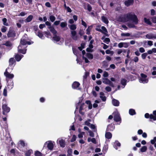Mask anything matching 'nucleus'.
Here are the masks:
<instances>
[{
  "label": "nucleus",
  "mask_w": 156,
  "mask_h": 156,
  "mask_svg": "<svg viewBox=\"0 0 156 156\" xmlns=\"http://www.w3.org/2000/svg\"><path fill=\"white\" fill-rule=\"evenodd\" d=\"M121 21L126 22L128 20H131L133 21L135 24H137L138 22V20L137 16L134 14H133L131 13H128L126 15V17H122L120 18Z\"/></svg>",
  "instance_id": "nucleus-1"
},
{
  "label": "nucleus",
  "mask_w": 156,
  "mask_h": 156,
  "mask_svg": "<svg viewBox=\"0 0 156 156\" xmlns=\"http://www.w3.org/2000/svg\"><path fill=\"white\" fill-rule=\"evenodd\" d=\"M48 29L53 34L54 36L53 37V39L56 42L59 41L61 38L59 36L57 35V31L55 29L54 27H48Z\"/></svg>",
  "instance_id": "nucleus-2"
},
{
  "label": "nucleus",
  "mask_w": 156,
  "mask_h": 156,
  "mask_svg": "<svg viewBox=\"0 0 156 156\" xmlns=\"http://www.w3.org/2000/svg\"><path fill=\"white\" fill-rule=\"evenodd\" d=\"M16 35V33L15 31L13 28H10L7 34V36L8 38L11 37L14 38Z\"/></svg>",
  "instance_id": "nucleus-3"
},
{
  "label": "nucleus",
  "mask_w": 156,
  "mask_h": 156,
  "mask_svg": "<svg viewBox=\"0 0 156 156\" xmlns=\"http://www.w3.org/2000/svg\"><path fill=\"white\" fill-rule=\"evenodd\" d=\"M2 114L7 116V113L10 111V108L7 106L6 104H4L2 105Z\"/></svg>",
  "instance_id": "nucleus-4"
},
{
  "label": "nucleus",
  "mask_w": 156,
  "mask_h": 156,
  "mask_svg": "<svg viewBox=\"0 0 156 156\" xmlns=\"http://www.w3.org/2000/svg\"><path fill=\"white\" fill-rule=\"evenodd\" d=\"M16 61L13 58H10L9 60V66L8 68V69H11L12 70L14 66L16 64Z\"/></svg>",
  "instance_id": "nucleus-5"
},
{
  "label": "nucleus",
  "mask_w": 156,
  "mask_h": 156,
  "mask_svg": "<svg viewBox=\"0 0 156 156\" xmlns=\"http://www.w3.org/2000/svg\"><path fill=\"white\" fill-rule=\"evenodd\" d=\"M144 117L146 119L149 118L151 119H153L154 121L156 120V116H154L152 114L150 115L148 113H146L144 115Z\"/></svg>",
  "instance_id": "nucleus-6"
},
{
  "label": "nucleus",
  "mask_w": 156,
  "mask_h": 156,
  "mask_svg": "<svg viewBox=\"0 0 156 156\" xmlns=\"http://www.w3.org/2000/svg\"><path fill=\"white\" fill-rule=\"evenodd\" d=\"M114 115V120L116 122H118L121 121V118L120 117L119 113L117 112H115Z\"/></svg>",
  "instance_id": "nucleus-7"
},
{
  "label": "nucleus",
  "mask_w": 156,
  "mask_h": 156,
  "mask_svg": "<svg viewBox=\"0 0 156 156\" xmlns=\"http://www.w3.org/2000/svg\"><path fill=\"white\" fill-rule=\"evenodd\" d=\"M21 45H19L18 47V52L23 54H25L26 53L27 49H22L21 48Z\"/></svg>",
  "instance_id": "nucleus-8"
},
{
  "label": "nucleus",
  "mask_w": 156,
  "mask_h": 156,
  "mask_svg": "<svg viewBox=\"0 0 156 156\" xmlns=\"http://www.w3.org/2000/svg\"><path fill=\"white\" fill-rule=\"evenodd\" d=\"M4 74L7 78L9 79H12L14 77V75L13 74H10L9 72L7 71V69L4 73Z\"/></svg>",
  "instance_id": "nucleus-9"
},
{
  "label": "nucleus",
  "mask_w": 156,
  "mask_h": 156,
  "mask_svg": "<svg viewBox=\"0 0 156 156\" xmlns=\"http://www.w3.org/2000/svg\"><path fill=\"white\" fill-rule=\"evenodd\" d=\"M27 39L25 37L23 36L20 40V42L19 45H26V42Z\"/></svg>",
  "instance_id": "nucleus-10"
},
{
  "label": "nucleus",
  "mask_w": 156,
  "mask_h": 156,
  "mask_svg": "<svg viewBox=\"0 0 156 156\" xmlns=\"http://www.w3.org/2000/svg\"><path fill=\"white\" fill-rule=\"evenodd\" d=\"M80 84L78 82L75 81L73 82L72 84V87L73 89H76L78 87L80 86Z\"/></svg>",
  "instance_id": "nucleus-11"
},
{
  "label": "nucleus",
  "mask_w": 156,
  "mask_h": 156,
  "mask_svg": "<svg viewBox=\"0 0 156 156\" xmlns=\"http://www.w3.org/2000/svg\"><path fill=\"white\" fill-rule=\"evenodd\" d=\"M115 127L114 124L112 123L108 125L107 128V129L108 131H112L114 129Z\"/></svg>",
  "instance_id": "nucleus-12"
},
{
  "label": "nucleus",
  "mask_w": 156,
  "mask_h": 156,
  "mask_svg": "<svg viewBox=\"0 0 156 156\" xmlns=\"http://www.w3.org/2000/svg\"><path fill=\"white\" fill-rule=\"evenodd\" d=\"M134 2L133 0H127L125 2V4L126 6L128 7L133 4Z\"/></svg>",
  "instance_id": "nucleus-13"
},
{
  "label": "nucleus",
  "mask_w": 156,
  "mask_h": 156,
  "mask_svg": "<svg viewBox=\"0 0 156 156\" xmlns=\"http://www.w3.org/2000/svg\"><path fill=\"white\" fill-rule=\"evenodd\" d=\"M47 147L48 149L52 150L54 147V144L51 141H48Z\"/></svg>",
  "instance_id": "nucleus-14"
},
{
  "label": "nucleus",
  "mask_w": 156,
  "mask_h": 156,
  "mask_svg": "<svg viewBox=\"0 0 156 156\" xmlns=\"http://www.w3.org/2000/svg\"><path fill=\"white\" fill-rule=\"evenodd\" d=\"M23 57V55H20L18 54H16L15 55L14 58L17 61L19 62L20 61Z\"/></svg>",
  "instance_id": "nucleus-15"
},
{
  "label": "nucleus",
  "mask_w": 156,
  "mask_h": 156,
  "mask_svg": "<svg viewBox=\"0 0 156 156\" xmlns=\"http://www.w3.org/2000/svg\"><path fill=\"white\" fill-rule=\"evenodd\" d=\"M101 30L103 31V33H103L104 35H105L107 37H108L109 35L108 34V31H107V29L105 28V27L104 26H102L101 27Z\"/></svg>",
  "instance_id": "nucleus-16"
},
{
  "label": "nucleus",
  "mask_w": 156,
  "mask_h": 156,
  "mask_svg": "<svg viewBox=\"0 0 156 156\" xmlns=\"http://www.w3.org/2000/svg\"><path fill=\"white\" fill-rule=\"evenodd\" d=\"M112 103L113 105L115 106H118L119 105V102L118 100L113 99L112 100Z\"/></svg>",
  "instance_id": "nucleus-17"
},
{
  "label": "nucleus",
  "mask_w": 156,
  "mask_h": 156,
  "mask_svg": "<svg viewBox=\"0 0 156 156\" xmlns=\"http://www.w3.org/2000/svg\"><path fill=\"white\" fill-rule=\"evenodd\" d=\"M101 19L102 21L106 24H108L109 21L107 18L104 16H102L101 17Z\"/></svg>",
  "instance_id": "nucleus-18"
},
{
  "label": "nucleus",
  "mask_w": 156,
  "mask_h": 156,
  "mask_svg": "<svg viewBox=\"0 0 156 156\" xmlns=\"http://www.w3.org/2000/svg\"><path fill=\"white\" fill-rule=\"evenodd\" d=\"M59 144L62 147H64L65 146V141L63 139H61L59 141Z\"/></svg>",
  "instance_id": "nucleus-19"
},
{
  "label": "nucleus",
  "mask_w": 156,
  "mask_h": 156,
  "mask_svg": "<svg viewBox=\"0 0 156 156\" xmlns=\"http://www.w3.org/2000/svg\"><path fill=\"white\" fill-rule=\"evenodd\" d=\"M146 37L148 39H152L153 38H156V35L155 36H154L153 35L151 34H147L146 35Z\"/></svg>",
  "instance_id": "nucleus-20"
},
{
  "label": "nucleus",
  "mask_w": 156,
  "mask_h": 156,
  "mask_svg": "<svg viewBox=\"0 0 156 156\" xmlns=\"http://www.w3.org/2000/svg\"><path fill=\"white\" fill-rule=\"evenodd\" d=\"M33 18V16L32 15L29 16L25 20V21L28 23L30 22Z\"/></svg>",
  "instance_id": "nucleus-21"
},
{
  "label": "nucleus",
  "mask_w": 156,
  "mask_h": 156,
  "mask_svg": "<svg viewBox=\"0 0 156 156\" xmlns=\"http://www.w3.org/2000/svg\"><path fill=\"white\" fill-rule=\"evenodd\" d=\"M105 137L106 138L109 139L112 137V133L109 132H106L105 134Z\"/></svg>",
  "instance_id": "nucleus-22"
},
{
  "label": "nucleus",
  "mask_w": 156,
  "mask_h": 156,
  "mask_svg": "<svg viewBox=\"0 0 156 156\" xmlns=\"http://www.w3.org/2000/svg\"><path fill=\"white\" fill-rule=\"evenodd\" d=\"M87 141L88 142L91 141L94 144H96L97 143L96 140L94 138H92L91 139L89 137L87 139Z\"/></svg>",
  "instance_id": "nucleus-23"
},
{
  "label": "nucleus",
  "mask_w": 156,
  "mask_h": 156,
  "mask_svg": "<svg viewBox=\"0 0 156 156\" xmlns=\"http://www.w3.org/2000/svg\"><path fill=\"white\" fill-rule=\"evenodd\" d=\"M36 34L41 39H43V34L42 32L41 31L39 30L37 34Z\"/></svg>",
  "instance_id": "nucleus-24"
},
{
  "label": "nucleus",
  "mask_w": 156,
  "mask_h": 156,
  "mask_svg": "<svg viewBox=\"0 0 156 156\" xmlns=\"http://www.w3.org/2000/svg\"><path fill=\"white\" fill-rule=\"evenodd\" d=\"M144 22L146 23L147 24H148V25L151 26L152 25V23L150 21V19H147L146 18H144Z\"/></svg>",
  "instance_id": "nucleus-25"
},
{
  "label": "nucleus",
  "mask_w": 156,
  "mask_h": 156,
  "mask_svg": "<svg viewBox=\"0 0 156 156\" xmlns=\"http://www.w3.org/2000/svg\"><path fill=\"white\" fill-rule=\"evenodd\" d=\"M140 82V83H147L148 81V80L147 78H140L139 79Z\"/></svg>",
  "instance_id": "nucleus-26"
},
{
  "label": "nucleus",
  "mask_w": 156,
  "mask_h": 156,
  "mask_svg": "<svg viewBox=\"0 0 156 156\" xmlns=\"http://www.w3.org/2000/svg\"><path fill=\"white\" fill-rule=\"evenodd\" d=\"M127 80L124 78H122L121 80V84L124 86H125L126 84Z\"/></svg>",
  "instance_id": "nucleus-27"
},
{
  "label": "nucleus",
  "mask_w": 156,
  "mask_h": 156,
  "mask_svg": "<svg viewBox=\"0 0 156 156\" xmlns=\"http://www.w3.org/2000/svg\"><path fill=\"white\" fill-rule=\"evenodd\" d=\"M67 23L66 22H62L60 23V26L62 28H64L67 27Z\"/></svg>",
  "instance_id": "nucleus-28"
},
{
  "label": "nucleus",
  "mask_w": 156,
  "mask_h": 156,
  "mask_svg": "<svg viewBox=\"0 0 156 156\" xmlns=\"http://www.w3.org/2000/svg\"><path fill=\"white\" fill-rule=\"evenodd\" d=\"M86 56L89 59H92L93 58V55L90 53H87Z\"/></svg>",
  "instance_id": "nucleus-29"
},
{
  "label": "nucleus",
  "mask_w": 156,
  "mask_h": 156,
  "mask_svg": "<svg viewBox=\"0 0 156 156\" xmlns=\"http://www.w3.org/2000/svg\"><path fill=\"white\" fill-rule=\"evenodd\" d=\"M129 113L131 115H133L136 114L135 110L133 109H130L129 110Z\"/></svg>",
  "instance_id": "nucleus-30"
},
{
  "label": "nucleus",
  "mask_w": 156,
  "mask_h": 156,
  "mask_svg": "<svg viewBox=\"0 0 156 156\" xmlns=\"http://www.w3.org/2000/svg\"><path fill=\"white\" fill-rule=\"evenodd\" d=\"M32 153H33V151L32 150H28L26 151L25 155L26 156H30Z\"/></svg>",
  "instance_id": "nucleus-31"
},
{
  "label": "nucleus",
  "mask_w": 156,
  "mask_h": 156,
  "mask_svg": "<svg viewBox=\"0 0 156 156\" xmlns=\"http://www.w3.org/2000/svg\"><path fill=\"white\" fill-rule=\"evenodd\" d=\"M93 27L92 26H89L86 30V34L87 35H89L90 33V31L92 29Z\"/></svg>",
  "instance_id": "nucleus-32"
},
{
  "label": "nucleus",
  "mask_w": 156,
  "mask_h": 156,
  "mask_svg": "<svg viewBox=\"0 0 156 156\" xmlns=\"http://www.w3.org/2000/svg\"><path fill=\"white\" fill-rule=\"evenodd\" d=\"M3 45L7 47H10L12 46V44L10 41H6L5 43L3 44Z\"/></svg>",
  "instance_id": "nucleus-33"
},
{
  "label": "nucleus",
  "mask_w": 156,
  "mask_h": 156,
  "mask_svg": "<svg viewBox=\"0 0 156 156\" xmlns=\"http://www.w3.org/2000/svg\"><path fill=\"white\" fill-rule=\"evenodd\" d=\"M109 80L107 78H103L102 79V82L105 84H108Z\"/></svg>",
  "instance_id": "nucleus-34"
},
{
  "label": "nucleus",
  "mask_w": 156,
  "mask_h": 156,
  "mask_svg": "<svg viewBox=\"0 0 156 156\" xmlns=\"http://www.w3.org/2000/svg\"><path fill=\"white\" fill-rule=\"evenodd\" d=\"M71 34L73 37V38L74 40H77V37L76 36L75 38L73 37L75 36L76 34V32L75 31H72L71 32Z\"/></svg>",
  "instance_id": "nucleus-35"
},
{
  "label": "nucleus",
  "mask_w": 156,
  "mask_h": 156,
  "mask_svg": "<svg viewBox=\"0 0 156 156\" xmlns=\"http://www.w3.org/2000/svg\"><path fill=\"white\" fill-rule=\"evenodd\" d=\"M89 75V73L88 72H86L85 73L84 75L83 76V80H86L88 76Z\"/></svg>",
  "instance_id": "nucleus-36"
},
{
  "label": "nucleus",
  "mask_w": 156,
  "mask_h": 156,
  "mask_svg": "<svg viewBox=\"0 0 156 156\" xmlns=\"http://www.w3.org/2000/svg\"><path fill=\"white\" fill-rule=\"evenodd\" d=\"M2 21L3 22V24L4 25L8 26L9 25V24L8 23H7V19L4 18L2 19Z\"/></svg>",
  "instance_id": "nucleus-37"
},
{
  "label": "nucleus",
  "mask_w": 156,
  "mask_h": 156,
  "mask_svg": "<svg viewBox=\"0 0 156 156\" xmlns=\"http://www.w3.org/2000/svg\"><path fill=\"white\" fill-rule=\"evenodd\" d=\"M55 17L53 15H51L49 16L50 20L52 22H54L55 20Z\"/></svg>",
  "instance_id": "nucleus-38"
},
{
  "label": "nucleus",
  "mask_w": 156,
  "mask_h": 156,
  "mask_svg": "<svg viewBox=\"0 0 156 156\" xmlns=\"http://www.w3.org/2000/svg\"><path fill=\"white\" fill-rule=\"evenodd\" d=\"M140 151L142 152H144L146 151L147 150V147L146 146H143L140 149Z\"/></svg>",
  "instance_id": "nucleus-39"
},
{
  "label": "nucleus",
  "mask_w": 156,
  "mask_h": 156,
  "mask_svg": "<svg viewBox=\"0 0 156 156\" xmlns=\"http://www.w3.org/2000/svg\"><path fill=\"white\" fill-rule=\"evenodd\" d=\"M108 146L107 145H104L102 149V151L104 153L106 152L108 149Z\"/></svg>",
  "instance_id": "nucleus-40"
},
{
  "label": "nucleus",
  "mask_w": 156,
  "mask_h": 156,
  "mask_svg": "<svg viewBox=\"0 0 156 156\" xmlns=\"http://www.w3.org/2000/svg\"><path fill=\"white\" fill-rule=\"evenodd\" d=\"M42 153L38 151H36L35 152V156H42Z\"/></svg>",
  "instance_id": "nucleus-41"
},
{
  "label": "nucleus",
  "mask_w": 156,
  "mask_h": 156,
  "mask_svg": "<svg viewBox=\"0 0 156 156\" xmlns=\"http://www.w3.org/2000/svg\"><path fill=\"white\" fill-rule=\"evenodd\" d=\"M76 28V27L75 24H72L70 27V29L72 30H75Z\"/></svg>",
  "instance_id": "nucleus-42"
},
{
  "label": "nucleus",
  "mask_w": 156,
  "mask_h": 156,
  "mask_svg": "<svg viewBox=\"0 0 156 156\" xmlns=\"http://www.w3.org/2000/svg\"><path fill=\"white\" fill-rule=\"evenodd\" d=\"M72 149H69L67 151V156H72Z\"/></svg>",
  "instance_id": "nucleus-43"
},
{
  "label": "nucleus",
  "mask_w": 156,
  "mask_h": 156,
  "mask_svg": "<svg viewBox=\"0 0 156 156\" xmlns=\"http://www.w3.org/2000/svg\"><path fill=\"white\" fill-rule=\"evenodd\" d=\"M147 55V53H143L141 54V57L143 59H145L146 58V57Z\"/></svg>",
  "instance_id": "nucleus-44"
},
{
  "label": "nucleus",
  "mask_w": 156,
  "mask_h": 156,
  "mask_svg": "<svg viewBox=\"0 0 156 156\" xmlns=\"http://www.w3.org/2000/svg\"><path fill=\"white\" fill-rule=\"evenodd\" d=\"M127 26L129 28H133L136 27L134 24L132 23H128Z\"/></svg>",
  "instance_id": "nucleus-45"
},
{
  "label": "nucleus",
  "mask_w": 156,
  "mask_h": 156,
  "mask_svg": "<svg viewBox=\"0 0 156 156\" xmlns=\"http://www.w3.org/2000/svg\"><path fill=\"white\" fill-rule=\"evenodd\" d=\"M110 41V39L107 37L105 38L103 41V42L107 44H108Z\"/></svg>",
  "instance_id": "nucleus-46"
},
{
  "label": "nucleus",
  "mask_w": 156,
  "mask_h": 156,
  "mask_svg": "<svg viewBox=\"0 0 156 156\" xmlns=\"http://www.w3.org/2000/svg\"><path fill=\"white\" fill-rule=\"evenodd\" d=\"M76 137L75 135H73L72 139L70 140V142H73L75 141L76 140Z\"/></svg>",
  "instance_id": "nucleus-47"
},
{
  "label": "nucleus",
  "mask_w": 156,
  "mask_h": 156,
  "mask_svg": "<svg viewBox=\"0 0 156 156\" xmlns=\"http://www.w3.org/2000/svg\"><path fill=\"white\" fill-rule=\"evenodd\" d=\"M32 27L35 32L37 31L38 30V25L33 26Z\"/></svg>",
  "instance_id": "nucleus-48"
},
{
  "label": "nucleus",
  "mask_w": 156,
  "mask_h": 156,
  "mask_svg": "<svg viewBox=\"0 0 156 156\" xmlns=\"http://www.w3.org/2000/svg\"><path fill=\"white\" fill-rule=\"evenodd\" d=\"M85 134V132H82L80 133L78 135V137L79 138H81L83 137V135Z\"/></svg>",
  "instance_id": "nucleus-49"
},
{
  "label": "nucleus",
  "mask_w": 156,
  "mask_h": 156,
  "mask_svg": "<svg viewBox=\"0 0 156 156\" xmlns=\"http://www.w3.org/2000/svg\"><path fill=\"white\" fill-rule=\"evenodd\" d=\"M155 142H156V137H154L153 139L151 140L150 142L152 144H154Z\"/></svg>",
  "instance_id": "nucleus-50"
},
{
  "label": "nucleus",
  "mask_w": 156,
  "mask_h": 156,
  "mask_svg": "<svg viewBox=\"0 0 156 156\" xmlns=\"http://www.w3.org/2000/svg\"><path fill=\"white\" fill-rule=\"evenodd\" d=\"M121 36H130V34L129 33H122L121 34Z\"/></svg>",
  "instance_id": "nucleus-51"
},
{
  "label": "nucleus",
  "mask_w": 156,
  "mask_h": 156,
  "mask_svg": "<svg viewBox=\"0 0 156 156\" xmlns=\"http://www.w3.org/2000/svg\"><path fill=\"white\" fill-rule=\"evenodd\" d=\"M81 24L83 26H84L85 28L87 27V25L86 23L82 20H81Z\"/></svg>",
  "instance_id": "nucleus-52"
},
{
  "label": "nucleus",
  "mask_w": 156,
  "mask_h": 156,
  "mask_svg": "<svg viewBox=\"0 0 156 156\" xmlns=\"http://www.w3.org/2000/svg\"><path fill=\"white\" fill-rule=\"evenodd\" d=\"M88 133H89L90 136L92 137H93L94 136V133L91 130H89Z\"/></svg>",
  "instance_id": "nucleus-53"
},
{
  "label": "nucleus",
  "mask_w": 156,
  "mask_h": 156,
  "mask_svg": "<svg viewBox=\"0 0 156 156\" xmlns=\"http://www.w3.org/2000/svg\"><path fill=\"white\" fill-rule=\"evenodd\" d=\"M82 58L84 60L85 62L86 63H88L89 62V61L87 59V58L85 57L84 56H83Z\"/></svg>",
  "instance_id": "nucleus-54"
},
{
  "label": "nucleus",
  "mask_w": 156,
  "mask_h": 156,
  "mask_svg": "<svg viewBox=\"0 0 156 156\" xmlns=\"http://www.w3.org/2000/svg\"><path fill=\"white\" fill-rule=\"evenodd\" d=\"M1 30L3 33H5L6 31V27L4 26H3L2 28L1 29Z\"/></svg>",
  "instance_id": "nucleus-55"
},
{
  "label": "nucleus",
  "mask_w": 156,
  "mask_h": 156,
  "mask_svg": "<svg viewBox=\"0 0 156 156\" xmlns=\"http://www.w3.org/2000/svg\"><path fill=\"white\" fill-rule=\"evenodd\" d=\"M105 90L107 91V92H110L112 90V89L111 87L109 86H107L105 88Z\"/></svg>",
  "instance_id": "nucleus-56"
},
{
  "label": "nucleus",
  "mask_w": 156,
  "mask_h": 156,
  "mask_svg": "<svg viewBox=\"0 0 156 156\" xmlns=\"http://www.w3.org/2000/svg\"><path fill=\"white\" fill-rule=\"evenodd\" d=\"M60 22V20L55 21L54 22L53 25H55V26H58V25L59 24Z\"/></svg>",
  "instance_id": "nucleus-57"
},
{
  "label": "nucleus",
  "mask_w": 156,
  "mask_h": 156,
  "mask_svg": "<svg viewBox=\"0 0 156 156\" xmlns=\"http://www.w3.org/2000/svg\"><path fill=\"white\" fill-rule=\"evenodd\" d=\"M3 95L5 96H7V89L5 88H4L3 90Z\"/></svg>",
  "instance_id": "nucleus-58"
},
{
  "label": "nucleus",
  "mask_w": 156,
  "mask_h": 156,
  "mask_svg": "<svg viewBox=\"0 0 156 156\" xmlns=\"http://www.w3.org/2000/svg\"><path fill=\"white\" fill-rule=\"evenodd\" d=\"M100 97L102 101H106V98L105 96H100Z\"/></svg>",
  "instance_id": "nucleus-59"
},
{
  "label": "nucleus",
  "mask_w": 156,
  "mask_h": 156,
  "mask_svg": "<svg viewBox=\"0 0 156 156\" xmlns=\"http://www.w3.org/2000/svg\"><path fill=\"white\" fill-rule=\"evenodd\" d=\"M133 60L135 62H137L139 61L138 58L137 56L134 57Z\"/></svg>",
  "instance_id": "nucleus-60"
},
{
  "label": "nucleus",
  "mask_w": 156,
  "mask_h": 156,
  "mask_svg": "<svg viewBox=\"0 0 156 156\" xmlns=\"http://www.w3.org/2000/svg\"><path fill=\"white\" fill-rule=\"evenodd\" d=\"M139 51L141 53H144L145 51V49L143 47L140 48L139 49Z\"/></svg>",
  "instance_id": "nucleus-61"
},
{
  "label": "nucleus",
  "mask_w": 156,
  "mask_h": 156,
  "mask_svg": "<svg viewBox=\"0 0 156 156\" xmlns=\"http://www.w3.org/2000/svg\"><path fill=\"white\" fill-rule=\"evenodd\" d=\"M108 84L109 86H110L112 87H114L113 83L110 80H109V81Z\"/></svg>",
  "instance_id": "nucleus-62"
},
{
  "label": "nucleus",
  "mask_w": 156,
  "mask_h": 156,
  "mask_svg": "<svg viewBox=\"0 0 156 156\" xmlns=\"http://www.w3.org/2000/svg\"><path fill=\"white\" fill-rule=\"evenodd\" d=\"M140 76H141V78H147V77L146 75L143 73H141L140 74Z\"/></svg>",
  "instance_id": "nucleus-63"
},
{
  "label": "nucleus",
  "mask_w": 156,
  "mask_h": 156,
  "mask_svg": "<svg viewBox=\"0 0 156 156\" xmlns=\"http://www.w3.org/2000/svg\"><path fill=\"white\" fill-rule=\"evenodd\" d=\"M87 9L89 12L91 11L92 10V7L89 4L87 5Z\"/></svg>",
  "instance_id": "nucleus-64"
}]
</instances>
